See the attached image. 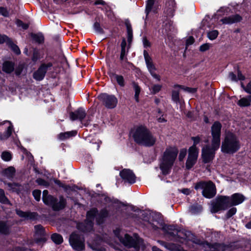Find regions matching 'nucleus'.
<instances>
[{"instance_id":"obj_47","label":"nucleus","mask_w":251,"mask_h":251,"mask_svg":"<svg viewBox=\"0 0 251 251\" xmlns=\"http://www.w3.org/2000/svg\"><path fill=\"white\" fill-rule=\"evenodd\" d=\"M237 211V209L236 208H232L230 209H229L227 214H226V217L227 218H230L231 216H232L233 215H234Z\"/></svg>"},{"instance_id":"obj_41","label":"nucleus","mask_w":251,"mask_h":251,"mask_svg":"<svg viewBox=\"0 0 251 251\" xmlns=\"http://www.w3.org/2000/svg\"><path fill=\"white\" fill-rule=\"evenodd\" d=\"M172 99L174 101L177 102L179 101V92L176 90L173 91L172 92Z\"/></svg>"},{"instance_id":"obj_32","label":"nucleus","mask_w":251,"mask_h":251,"mask_svg":"<svg viewBox=\"0 0 251 251\" xmlns=\"http://www.w3.org/2000/svg\"><path fill=\"white\" fill-rule=\"evenodd\" d=\"M155 0H148L146 5V13L147 16L150 12L153 9V6Z\"/></svg>"},{"instance_id":"obj_10","label":"nucleus","mask_w":251,"mask_h":251,"mask_svg":"<svg viewBox=\"0 0 251 251\" xmlns=\"http://www.w3.org/2000/svg\"><path fill=\"white\" fill-rule=\"evenodd\" d=\"M199 154V150L194 146H191L188 150V156L186 162V167L189 169L196 163Z\"/></svg>"},{"instance_id":"obj_42","label":"nucleus","mask_w":251,"mask_h":251,"mask_svg":"<svg viewBox=\"0 0 251 251\" xmlns=\"http://www.w3.org/2000/svg\"><path fill=\"white\" fill-rule=\"evenodd\" d=\"M7 201L8 200L5 196L3 190L0 189V202L2 203H6Z\"/></svg>"},{"instance_id":"obj_39","label":"nucleus","mask_w":251,"mask_h":251,"mask_svg":"<svg viewBox=\"0 0 251 251\" xmlns=\"http://www.w3.org/2000/svg\"><path fill=\"white\" fill-rule=\"evenodd\" d=\"M127 40L129 43H130L132 37V33L131 27L130 25H127Z\"/></svg>"},{"instance_id":"obj_44","label":"nucleus","mask_w":251,"mask_h":251,"mask_svg":"<svg viewBox=\"0 0 251 251\" xmlns=\"http://www.w3.org/2000/svg\"><path fill=\"white\" fill-rule=\"evenodd\" d=\"M187 153V150L186 149H182L180 150L178 156V159L180 161H182L185 157Z\"/></svg>"},{"instance_id":"obj_62","label":"nucleus","mask_w":251,"mask_h":251,"mask_svg":"<svg viewBox=\"0 0 251 251\" xmlns=\"http://www.w3.org/2000/svg\"><path fill=\"white\" fill-rule=\"evenodd\" d=\"M95 4H104V1H102V0H97L96 2H95Z\"/></svg>"},{"instance_id":"obj_43","label":"nucleus","mask_w":251,"mask_h":251,"mask_svg":"<svg viewBox=\"0 0 251 251\" xmlns=\"http://www.w3.org/2000/svg\"><path fill=\"white\" fill-rule=\"evenodd\" d=\"M162 86L159 84L154 85L151 88V93L154 94L159 92L161 89Z\"/></svg>"},{"instance_id":"obj_26","label":"nucleus","mask_w":251,"mask_h":251,"mask_svg":"<svg viewBox=\"0 0 251 251\" xmlns=\"http://www.w3.org/2000/svg\"><path fill=\"white\" fill-rule=\"evenodd\" d=\"M132 86L135 92L134 99L137 102L139 101V95L141 92V88L135 82L132 83Z\"/></svg>"},{"instance_id":"obj_35","label":"nucleus","mask_w":251,"mask_h":251,"mask_svg":"<svg viewBox=\"0 0 251 251\" xmlns=\"http://www.w3.org/2000/svg\"><path fill=\"white\" fill-rule=\"evenodd\" d=\"M1 157L4 161H9L12 158V155L10 152L5 151L2 152Z\"/></svg>"},{"instance_id":"obj_49","label":"nucleus","mask_w":251,"mask_h":251,"mask_svg":"<svg viewBox=\"0 0 251 251\" xmlns=\"http://www.w3.org/2000/svg\"><path fill=\"white\" fill-rule=\"evenodd\" d=\"M17 25L18 26L21 27L24 29H27L28 27V25L27 24H24L21 21H17Z\"/></svg>"},{"instance_id":"obj_25","label":"nucleus","mask_w":251,"mask_h":251,"mask_svg":"<svg viewBox=\"0 0 251 251\" xmlns=\"http://www.w3.org/2000/svg\"><path fill=\"white\" fill-rule=\"evenodd\" d=\"M168 250L171 251H185L180 246H177L174 244L164 243L162 244Z\"/></svg>"},{"instance_id":"obj_46","label":"nucleus","mask_w":251,"mask_h":251,"mask_svg":"<svg viewBox=\"0 0 251 251\" xmlns=\"http://www.w3.org/2000/svg\"><path fill=\"white\" fill-rule=\"evenodd\" d=\"M33 196L34 197L35 199L39 201L40 200V196H41V191L39 190H34L32 192Z\"/></svg>"},{"instance_id":"obj_45","label":"nucleus","mask_w":251,"mask_h":251,"mask_svg":"<svg viewBox=\"0 0 251 251\" xmlns=\"http://www.w3.org/2000/svg\"><path fill=\"white\" fill-rule=\"evenodd\" d=\"M201 210V205L192 206L190 209V211L193 214H195Z\"/></svg>"},{"instance_id":"obj_23","label":"nucleus","mask_w":251,"mask_h":251,"mask_svg":"<svg viewBox=\"0 0 251 251\" xmlns=\"http://www.w3.org/2000/svg\"><path fill=\"white\" fill-rule=\"evenodd\" d=\"M16 213L20 217L25 220L32 219L35 218L36 216L35 213L25 212L20 210H17Z\"/></svg>"},{"instance_id":"obj_64","label":"nucleus","mask_w":251,"mask_h":251,"mask_svg":"<svg viewBox=\"0 0 251 251\" xmlns=\"http://www.w3.org/2000/svg\"><path fill=\"white\" fill-rule=\"evenodd\" d=\"M246 227L248 228H251V222L246 224Z\"/></svg>"},{"instance_id":"obj_15","label":"nucleus","mask_w":251,"mask_h":251,"mask_svg":"<svg viewBox=\"0 0 251 251\" xmlns=\"http://www.w3.org/2000/svg\"><path fill=\"white\" fill-rule=\"evenodd\" d=\"M228 206L229 207L241 203L245 200V198L242 195L236 193L232 195L231 197H228Z\"/></svg>"},{"instance_id":"obj_8","label":"nucleus","mask_w":251,"mask_h":251,"mask_svg":"<svg viewBox=\"0 0 251 251\" xmlns=\"http://www.w3.org/2000/svg\"><path fill=\"white\" fill-rule=\"evenodd\" d=\"M229 202L228 197L220 196L218 197L210 204V211L212 213H216L220 210L227 208Z\"/></svg>"},{"instance_id":"obj_55","label":"nucleus","mask_w":251,"mask_h":251,"mask_svg":"<svg viewBox=\"0 0 251 251\" xmlns=\"http://www.w3.org/2000/svg\"><path fill=\"white\" fill-rule=\"evenodd\" d=\"M143 43L144 46L145 48L148 47L150 46V42L148 41V40L146 38H143Z\"/></svg>"},{"instance_id":"obj_4","label":"nucleus","mask_w":251,"mask_h":251,"mask_svg":"<svg viewBox=\"0 0 251 251\" xmlns=\"http://www.w3.org/2000/svg\"><path fill=\"white\" fill-rule=\"evenodd\" d=\"M239 148L240 144L237 137L233 133H227L222 143V151L225 153H233Z\"/></svg>"},{"instance_id":"obj_40","label":"nucleus","mask_w":251,"mask_h":251,"mask_svg":"<svg viewBox=\"0 0 251 251\" xmlns=\"http://www.w3.org/2000/svg\"><path fill=\"white\" fill-rule=\"evenodd\" d=\"M211 47V45L210 44H209V43L203 44L200 47V50L201 52L205 51L208 50Z\"/></svg>"},{"instance_id":"obj_1","label":"nucleus","mask_w":251,"mask_h":251,"mask_svg":"<svg viewBox=\"0 0 251 251\" xmlns=\"http://www.w3.org/2000/svg\"><path fill=\"white\" fill-rule=\"evenodd\" d=\"M221 128V124L218 122H215L211 127V148L207 146L202 150V156L205 163L209 162L213 159L215 151L220 147Z\"/></svg>"},{"instance_id":"obj_22","label":"nucleus","mask_w":251,"mask_h":251,"mask_svg":"<svg viewBox=\"0 0 251 251\" xmlns=\"http://www.w3.org/2000/svg\"><path fill=\"white\" fill-rule=\"evenodd\" d=\"M237 104L240 107H248L251 105V95L242 97L237 101Z\"/></svg>"},{"instance_id":"obj_57","label":"nucleus","mask_w":251,"mask_h":251,"mask_svg":"<svg viewBox=\"0 0 251 251\" xmlns=\"http://www.w3.org/2000/svg\"><path fill=\"white\" fill-rule=\"evenodd\" d=\"M151 75L155 78L157 80L159 81L160 80V76L157 74H156L154 71L151 73Z\"/></svg>"},{"instance_id":"obj_61","label":"nucleus","mask_w":251,"mask_h":251,"mask_svg":"<svg viewBox=\"0 0 251 251\" xmlns=\"http://www.w3.org/2000/svg\"><path fill=\"white\" fill-rule=\"evenodd\" d=\"M186 90L187 91L191 93H195V92H196V88H187Z\"/></svg>"},{"instance_id":"obj_51","label":"nucleus","mask_w":251,"mask_h":251,"mask_svg":"<svg viewBox=\"0 0 251 251\" xmlns=\"http://www.w3.org/2000/svg\"><path fill=\"white\" fill-rule=\"evenodd\" d=\"M11 49L17 54L20 53L19 48L15 45L12 44L10 45Z\"/></svg>"},{"instance_id":"obj_3","label":"nucleus","mask_w":251,"mask_h":251,"mask_svg":"<svg viewBox=\"0 0 251 251\" xmlns=\"http://www.w3.org/2000/svg\"><path fill=\"white\" fill-rule=\"evenodd\" d=\"M178 151L175 147H169L165 152L160 163V168L164 175L168 174L177 155Z\"/></svg>"},{"instance_id":"obj_36","label":"nucleus","mask_w":251,"mask_h":251,"mask_svg":"<svg viewBox=\"0 0 251 251\" xmlns=\"http://www.w3.org/2000/svg\"><path fill=\"white\" fill-rule=\"evenodd\" d=\"M218 34L219 32L217 30H213L208 32L207 37L210 40H213L217 37Z\"/></svg>"},{"instance_id":"obj_50","label":"nucleus","mask_w":251,"mask_h":251,"mask_svg":"<svg viewBox=\"0 0 251 251\" xmlns=\"http://www.w3.org/2000/svg\"><path fill=\"white\" fill-rule=\"evenodd\" d=\"M0 14L4 17H7L9 15V12L6 8L0 7Z\"/></svg>"},{"instance_id":"obj_16","label":"nucleus","mask_w":251,"mask_h":251,"mask_svg":"<svg viewBox=\"0 0 251 251\" xmlns=\"http://www.w3.org/2000/svg\"><path fill=\"white\" fill-rule=\"evenodd\" d=\"M50 64L48 65H42L39 69L35 72L33 75L34 78L37 80H41L43 79L47 72V67L50 66Z\"/></svg>"},{"instance_id":"obj_21","label":"nucleus","mask_w":251,"mask_h":251,"mask_svg":"<svg viewBox=\"0 0 251 251\" xmlns=\"http://www.w3.org/2000/svg\"><path fill=\"white\" fill-rule=\"evenodd\" d=\"M144 55L145 62L147 65V67L148 68V70L150 71V73L153 71H155V68L154 65L153 64L151 58L150 57L147 51H144Z\"/></svg>"},{"instance_id":"obj_52","label":"nucleus","mask_w":251,"mask_h":251,"mask_svg":"<svg viewBox=\"0 0 251 251\" xmlns=\"http://www.w3.org/2000/svg\"><path fill=\"white\" fill-rule=\"evenodd\" d=\"M8 185L13 191H18L20 189V186L17 184H9Z\"/></svg>"},{"instance_id":"obj_58","label":"nucleus","mask_w":251,"mask_h":251,"mask_svg":"<svg viewBox=\"0 0 251 251\" xmlns=\"http://www.w3.org/2000/svg\"><path fill=\"white\" fill-rule=\"evenodd\" d=\"M37 182L40 185H46V182L41 179H37Z\"/></svg>"},{"instance_id":"obj_2","label":"nucleus","mask_w":251,"mask_h":251,"mask_svg":"<svg viewBox=\"0 0 251 251\" xmlns=\"http://www.w3.org/2000/svg\"><path fill=\"white\" fill-rule=\"evenodd\" d=\"M114 234L125 246L133 247L136 251L142 250L144 248L143 240L136 235L132 237L120 229L115 230Z\"/></svg>"},{"instance_id":"obj_63","label":"nucleus","mask_w":251,"mask_h":251,"mask_svg":"<svg viewBox=\"0 0 251 251\" xmlns=\"http://www.w3.org/2000/svg\"><path fill=\"white\" fill-rule=\"evenodd\" d=\"M152 251H162L160 250L159 249L157 248L156 247H153L152 248Z\"/></svg>"},{"instance_id":"obj_60","label":"nucleus","mask_w":251,"mask_h":251,"mask_svg":"<svg viewBox=\"0 0 251 251\" xmlns=\"http://www.w3.org/2000/svg\"><path fill=\"white\" fill-rule=\"evenodd\" d=\"M181 192L183 194L188 195L190 193V190L188 189H184L181 190Z\"/></svg>"},{"instance_id":"obj_7","label":"nucleus","mask_w":251,"mask_h":251,"mask_svg":"<svg viewBox=\"0 0 251 251\" xmlns=\"http://www.w3.org/2000/svg\"><path fill=\"white\" fill-rule=\"evenodd\" d=\"M47 190H44L43 192V201L44 203L48 205H50L55 210H58L62 209L65 205V201L62 198H60L59 202L51 196L48 195Z\"/></svg>"},{"instance_id":"obj_17","label":"nucleus","mask_w":251,"mask_h":251,"mask_svg":"<svg viewBox=\"0 0 251 251\" xmlns=\"http://www.w3.org/2000/svg\"><path fill=\"white\" fill-rule=\"evenodd\" d=\"M102 241L100 239H97L93 242H89V246L93 250L96 251H105V248L102 246Z\"/></svg>"},{"instance_id":"obj_29","label":"nucleus","mask_w":251,"mask_h":251,"mask_svg":"<svg viewBox=\"0 0 251 251\" xmlns=\"http://www.w3.org/2000/svg\"><path fill=\"white\" fill-rule=\"evenodd\" d=\"M76 133V131L75 130L62 133L59 134V138L61 140H64L70 137L75 136Z\"/></svg>"},{"instance_id":"obj_6","label":"nucleus","mask_w":251,"mask_h":251,"mask_svg":"<svg viewBox=\"0 0 251 251\" xmlns=\"http://www.w3.org/2000/svg\"><path fill=\"white\" fill-rule=\"evenodd\" d=\"M197 190H202V195L208 199L213 197L216 194L215 185L211 181L200 182L195 187Z\"/></svg>"},{"instance_id":"obj_33","label":"nucleus","mask_w":251,"mask_h":251,"mask_svg":"<svg viewBox=\"0 0 251 251\" xmlns=\"http://www.w3.org/2000/svg\"><path fill=\"white\" fill-rule=\"evenodd\" d=\"M113 78L117 81L118 84L121 86H125V80L123 76L121 75H114Z\"/></svg>"},{"instance_id":"obj_24","label":"nucleus","mask_w":251,"mask_h":251,"mask_svg":"<svg viewBox=\"0 0 251 251\" xmlns=\"http://www.w3.org/2000/svg\"><path fill=\"white\" fill-rule=\"evenodd\" d=\"M7 123H8L9 126L6 131L3 134L0 133V140H4L7 139L11 134L13 126L10 122L8 121Z\"/></svg>"},{"instance_id":"obj_56","label":"nucleus","mask_w":251,"mask_h":251,"mask_svg":"<svg viewBox=\"0 0 251 251\" xmlns=\"http://www.w3.org/2000/svg\"><path fill=\"white\" fill-rule=\"evenodd\" d=\"M245 91L248 93H251V81L246 86Z\"/></svg>"},{"instance_id":"obj_9","label":"nucleus","mask_w":251,"mask_h":251,"mask_svg":"<svg viewBox=\"0 0 251 251\" xmlns=\"http://www.w3.org/2000/svg\"><path fill=\"white\" fill-rule=\"evenodd\" d=\"M70 243L73 248L77 251H81L84 249V240L82 236L74 233L70 238Z\"/></svg>"},{"instance_id":"obj_48","label":"nucleus","mask_w":251,"mask_h":251,"mask_svg":"<svg viewBox=\"0 0 251 251\" xmlns=\"http://www.w3.org/2000/svg\"><path fill=\"white\" fill-rule=\"evenodd\" d=\"M192 140L193 141V145L192 146H194L195 147H196V145H198L201 140L199 136L193 137H192Z\"/></svg>"},{"instance_id":"obj_34","label":"nucleus","mask_w":251,"mask_h":251,"mask_svg":"<svg viewBox=\"0 0 251 251\" xmlns=\"http://www.w3.org/2000/svg\"><path fill=\"white\" fill-rule=\"evenodd\" d=\"M15 172V169L13 167H10L4 171V175L8 177H11Z\"/></svg>"},{"instance_id":"obj_11","label":"nucleus","mask_w":251,"mask_h":251,"mask_svg":"<svg viewBox=\"0 0 251 251\" xmlns=\"http://www.w3.org/2000/svg\"><path fill=\"white\" fill-rule=\"evenodd\" d=\"M149 130L145 126H140L138 127L133 135L134 140L137 143L142 145L144 142V138L147 136V134Z\"/></svg>"},{"instance_id":"obj_18","label":"nucleus","mask_w":251,"mask_h":251,"mask_svg":"<svg viewBox=\"0 0 251 251\" xmlns=\"http://www.w3.org/2000/svg\"><path fill=\"white\" fill-rule=\"evenodd\" d=\"M242 18L239 15H233L222 19L221 21L223 24H232L241 21Z\"/></svg>"},{"instance_id":"obj_54","label":"nucleus","mask_w":251,"mask_h":251,"mask_svg":"<svg viewBox=\"0 0 251 251\" xmlns=\"http://www.w3.org/2000/svg\"><path fill=\"white\" fill-rule=\"evenodd\" d=\"M194 42V39L193 37H189L186 41V45H192Z\"/></svg>"},{"instance_id":"obj_37","label":"nucleus","mask_w":251,"mask_h":251,"mask_svg":"<svg viewBox=\"0 0 251 251\" xmlns=\"http://www.w3.org/2000/svg\"><path fill=\"white\" fill-rule=\"evenodd\" d=\"M126 45V41L125 39H124L121 43L122 50H121V56H120V58L121 59H123V58L125 55Z\"/></svg>"},{"instance_id":"obj_38","label":"nucleus","mask_w":251,"mask_h":251,"mask_svg":"<svg viewBox=\"0 0 251 251\" xmlns=\"http://www.w3.org/2000/svg\"><path fill=\"white\" fill-rule=\"evenodd\" d=\"M9 232V229L6 225L3 222L0 223V232L3 234H7Z\"/></svg>"},{"instance_id":"obj_31","label":"nucleus","mask_w":251,"mask_h":251,"mask_svg":"<svg viewBox=\"0 0 251 251\" xmlns=\"http://www.w3.org/2000/svg\"><path fill=\"white\" fill-rule=\"evenodd\" d=\"M52 241L56 244H60L63 242L62 237L57 233H54L51 237Z\"/></svg>"},{"instance_id":"obj_14","label":"nucleus","mask_w":251,"mask_h":251,"mask_svg":"<svg viewBox=\"0 0 251 251\" xmlns=\"http://www.w3.org/2000/svg\"><path fill=\"white\" fill-rule=\"evenodd\" d=\"M121 177L127 182L133 183L135 182V176L133 173L129 169H124L120 173Z\"/></svg>"},{"instance_id":"obj_12","label":"nucleus","mask_w":251,"mask_h":251,"mask_svg":"<svg viewBox=\"0 0 251 251\" xmlns=\"http://www.w3.org/2000/svg\"><path fill=\"white\" fill-rule=\"evenodd\" d=\"M99 98L102 101L104 105L108 108H113L117 103V98L113 95L102 94L99 96Z\"/></svg>"},{"instance_id":"obj_28","label":"nucleus","mask_w":251,"mask_h":251,"mask_svg":"<svg viewBox=\"0 0 251 251\" xmlns=\"http://www.w3.org/2000/svg\"><path fill=\"white\" fill-rule=\"evenodd\" d=\"M229 78L232 81H237L238 80H244L245 79L244 76L242 75L240 71H238L237 78L233 73H229Z\"/></svg>"},{"instance_id":"obj_5","label":"nucleus","mask_w":251,"mask_h":251,"mask_svg":"<svg viewBox=\"0 0 251 251\" xmlns=\"http://www.w3.org/2000/svg\"><path fill=\"white\" fill-rule=\"evenodd\" d=\"M97 211L95 209H93L88 212L87 214V223L86 226L83 227L82 224H80L78 225V228L84 231H89L92 228V220L96 217L97 222L98 224H100L101 222L100 221V219L103 218L108 215L107 212L106 210H103L101 212L98 214Z\"/></svg>"},{"instance_id":"obj_30","label":"nucleus","mask_w":251,"mask_h":251,"mask_svg":"<svg viewBox=\"0 0 251 251\" xmlns=\"http://www.w3.org/2000/svg\"><path fill=\"white\" fill-rule=\"evenodd\" d=\"M148 226L149 228H151L153 230L161 228L162 227V225L161 223H160L157 221H154L153 223H148Z\"/></svg>"},{"instance_id":"obj_59","label":"nucleus","mask_w":251,"mask_h":251,"mask_svg":"<svg viewBox=\"0 0 251 251\" xmlns=\"http://www.w3.org/2000/svg\"><path fill=\"white\" fill-rule=\"evenodd\" d=\"M95 30L97 31H100V25L98 23H95L94 25Z\"/></svg>"},{"instance_id":"obj_19","label":"nucleus","mask_w":251,"mask_h":251,"mask_svg":"<svg viewBox=\"0 0 251 251\" xmlns=\"http://www.w3.org/2000/svg\"><path fill=\"white\" fill-rule=\"evenodd\" d=\"M86 116L85 110L82 108L78 109L75 112H71L70 114V119L74 121L76 119L82 120Z\"/></svg>"},{"instance_id":"obj_20","label":"nucleus","mask_w":251,"mask_h":251,"mask_svg":"<svg viewBox=\"0 0 251 251\" xmlns=\"http://www.w3.org/2000/svg\"><path fill=\"white\" fill-rule=\"evenodd\" d=\"M144 142L142 145L145 146H153L156 141V139L149 131L147 134V136L143 139Z\"/></svg>"},{"instance_id":"obj_27","label":"nucleus","mask_w":251,"mask_h":251,"mask_svg":"<svg viewBox=\"0 0 251 251\" xmlns=\"http://www.w3.org/2000/svg\"><path fill=\"white\" fill-rule=\"evenodd\" d=\"M2 70L7 73H10L14 70V65L12 63L5 62L3 64Z\"/></svg>"},{"instance_id":"obj_13","label":"nucleus","mask_w":251,"mask_h":251,"mask_svg":"<svg viewBox=\"0 0 251 251\" xmlns=\"http://www.w3.org/2000/svg\"><path fill=\"white\" fill-rule=\"evenodd\" d=\"M36 242L38 244L45 243L47 236L45 233L43 227L40 225H37L35 226Z\"/></svg>"},{"instance_id":"obj_53","label":"nucleus","mask_w":251,"mask_h":251,"mask_svg":"<svg viewBox=\"0 0 251 251\" xmlns=\"http://www.w3.org/2000/svg\"><path fill=\"white\" fill-rule=\"evenodd\" d=\"M33 37L38 42H42L44 40V37L42 35H34Z\"/></svg>"}]
</instances>
